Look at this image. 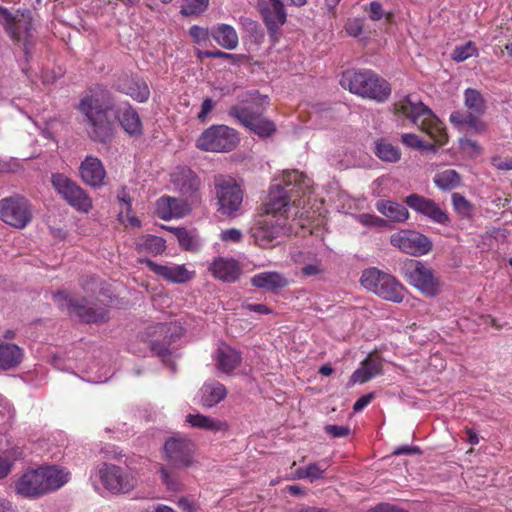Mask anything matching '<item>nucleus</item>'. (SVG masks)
Masks as SVG:
<instances>
[{
	"mask_svg": "<svg viewBox=\"0 0 512 512\" xmlns=\"http://www.w3.org/2000/svg\"><path fill=\"white\" fill-rule=\"evenodd\" d=\"M307 177L298 170L283 171L280 178L273 180L268 200L264 204V214L250 228V236L256 245L268 249L279 243V239L291 233L287 211L292 203L297 205L299 198L309 187Z\"/></svg>",
	"mask_w": 512,
	"mask_h": 512,
	"instance_id": "1",
	"label": "nucleus"
},
{
	"mask_svg": "<svg viewBox=\"0 0 512 512\" xmlns=\"http://www.w3.org/2000/svg\"><path fill=\"white\" fill-rule=\"evenodd\" d=\"M114 109L112 94L97 86L82 97L78 110L83 115V123L88 136L95 142L108 143L114 135V122L108 113Z\"/></svg>",
	"mask_w": 512,
	"mask_h": 512,
	"instance_id": "2",
	"label": "nucleus"
},
{
	"mask_svg": "<svg viewBox=\"0 0 512 512\" xmlns=\"http://www.w3.org/2000/svg\"><path fill=\"white\" fill-rule=\"evenodd\" d=\"M392 112L397 120H408L425 132L435 143L442 146L448 141V135L443 123L432 110L420 101H413L410 95L397 100L392 106Z\"/></svg>",
	"mask_w": 512,
	"mask_h": 512,
	"instance_id": "3",
	"label": "nucleus"
},
{
	"mask_svg": "<svg viewBox=\"0 0 512 512\" xmlns=\"http://www.w3.org/2000/svg\"><path fill=\"white\" fill-rule=\"evenodd\" d=\"M241 105L232 106L229 115L261 138L270 137L276 132L273 121L263 116V109L268 105V96L258 91L247 92L240 96Z\"/></svg>",
	"mask_w": 512,
	"mask_h": 512,
	"instance_id": "4",
	"label": "nucleus"
},
{
	"mask_svg": "<svg viewBox=\"0 0 512 512\" xmlns=\"http://www.w3.org/2000/svg\"><path fill=\"white\" fill-rule=\"evenodd\" d=\"M68 475L56 466L29 469L16 481L15 491L25 498H39L64 486L68 482Z\"/></svg>",
	"mask_w": 512,
	"mask_h": 512,
	"instance_id": "5",
	"label": "nucleus"
},
{
	"mask_svg": "<svg viewBox=\"0 0 512 512\" xmlns=\"http://www.w3.org/2000/svg\"><path fill=\"white\" fill-rule=\"evenodd\" d=\"M341 85L351 93L383 103L391 95V86L372 70H352L343 73Z\"/></svg>",
	"mask_w": 512,
	"mask_h": 512,
	"instance_id": "6",
	"label": "nucleus"
},
{
	"mask_svg": "<svg viewBox=\"0 0 512 512\" xmlns=\"http://www.w3.org/2000/svg\"><path fill=\"white\" fill-rule=\"evenodd\" d=\"M360 282L364 288L384 300L400 303L404 299L405 287L394 276L378 268L363 271Z\"/></svg>",
	"mask_w": 512,
	"mask_h": 512,
	"instance_id": "7",
	"label": "nucleus"
},
{
	"mask_svg": "<svg viewBox=\"0 0 512 512\" xmlns=\"http://www.w3.org/2000/svg\"><path fill=\"white\" fill-rule=\"evenodd\" d=\"M406 281L427 297H434L441 291V280L424 262L407 259L402 265Z\"/></svg>",
	"mask_w": 512,
	"mask_h": 512,
	"instance_id": "8",
	"label": "nucleus"
},
{
	"mask_svg": "<svg viewBox=\"0 0 512 512\" xmlns=\"http://www.w3.org/2000/svg\"><path fill=\"white\" fill-rule=\"evenodd\" d=\"M238 142V133L233 128L226 125H212L197 138L196 147L207 152H230Z\"/></svg>",
	"mask_w": 512,
	"mask_h": 512,
	"instance_id": "9",
	"label": "nucleus"
},
{
	"mask_svg": "<svg viewBox=\"0 0 512 512\" xmlns=\"http://www.w3.org/2000/svg\"><path fill=\"white\" fill-rule=\"evenodd\" d=\"M53 300L60 309L66 308L70 315L79 317L86 323H104L108 321V308L106 306L92 308L84 303L86 300L74 299L66 291H58L53 294Z\"/></svg>",
	"mask_w": 512,
	"mask_h": 512,
	"instance_id": "10",
	"label": "nucleus"
},
{
	"mask_svg": "<svg viewBox=\"0 0 512 512\" xmlns=\"http://www.w3.org/2000/svg\"><path fill=\"white\" fill-rule=\"evenodd\" d=\"M215 189L218 199V211L222 215L232 216L240 209L243 201V191L231 177L218 175L215 177Z\"/></svg>",
	"mask_w": 512,
	"mask_h": 512,
	"instance_id": "11",
	"label": "nucleus"
},
{
	"mask_svg": "<svg viewBox=\"0 0 512 512\" xmlns=\"http://www.w3.org/2000/svg\"><path fill=\"white\" fill-rule=\"evenodd\" d=\"M0 220L17 229L25 228L32 220L28 200L19 195L0 200Z\"/></svg>",
	"mask_w": 512,
	"mask_h": 512,
	"instance_id": "12",
	"label": "nucleus"
},
{
	"mask_svg": "<svg viewBox=\"0 0 512 512\" xmlns=\"http://www.w3.org/2000/svg\"><path fill=\"white\" fill-rule=\"evenodd\" d=\"M52 185L55 190L76 210L88 213L92 208V200L88 194L66 175H52Z\"/></svg>",
	"mask_w": 512,
	"mask_h": 512,
	"instance_id": "13",
	"label": "nucleus"
},
{
	"mask_svg": "<svg viewBox=\"0 0 512 512\" xmlns=\"http://www.w3.org/2000/svg\"><path fill=\"white\" fill-rule=\"evenodd\" d=\"M151 350L158 356L169 354V347L182 335V328L176 322L158 323L149 328Z\"/></svg>",
	"mask_w": 512,
	"mask_h": 512,
	"instance_id": "14",
	"label": "nucleus"
},
{
	"mask_svg": "<svg viewBox=\"0 0 512 512\" xmlns=\"http://www.w3.org/2000/svg\"><path fill=\"white\" fill-rule=\"evenodd\" d=\"M0 24L14 42L26 40L32 29V18L28 10L12 14L6 7L0 6Z\"/></svg>",
	"mask_w": 512,
	"mask_h": 512,
	"instance_id": "15",
	"label": "nucleus"
},
{
	"mask_svg": "<svg viewBox=\"0 0 512 512\" xmlns=\"http://www.w3.org/2000/svg\"><path fill=\"white\" fill-rule=\"evenodd\" d=\"M196 446L186 437H171L164 444L168 462L176 468H187L193 464Z\"/></svg>",
	"mask_w": 512,
	"mask_h": 512,
	"instance_id": "16",
	"label": "nucleus"
},
{
	"mask_svg": "<svg viewBox=\"0 0 512 512\" xmlns=\"http://www.w3.org/2000/svg\"><path fill=\"white\" fill-rule=\"evenodd\" d=\"M390 243L402 252L413 256L428 254L433 247L427 236L410 230H401L392 234Z\"/></svg>",
	"mask_w": 512,
	"mask_h": 512,
	"instance_id": "17",
	"label": "nucleus"
},
{
	"mask_svg": "<svg viewBox=\"0 0 512 512\" xmlns=\"http://www.w3.org/2000/svg\"><path fill=\"white\" fill-rule=\"evenodd\" d=\"M99 477L104 487L112 493H128L135 487L134 478L114 464L103 463Z\"/></svg>",
	"mask_w": 512,
	"mask_h": 512,
	"instance_id": "18",
	"label": "nucleus"
},
{
	"mask_svg": "<svg viewBox=\"0 0 512 512\" xmlns=\"http://www.w3.org/2000/svg\"><path fill=\"white\" fill-rule=\"evenodd\" d=\"M404 202L409 208L427 217L434 223L440 225H448L450 223V217L446 210L442 209L433 199L413 193L407 196Z\"/></svg>",
	"mask_w": 512,
	"mask_h": 512,
	"instance_id": "19",
	"label": "nucleus"
},
{
	"mask_svg": "<svg viewBox=\"0 0 512 512\" xmlns=\"http://www.w3.org/2000/svg\"><path fill=\"white\" fill-rule=\"evenodd\" d=\"M261 15L268 34L276 42L280 28L285 24L287 14L281 0H268L261 4Z\"/></svg>",
	"mask_w": 512,
	"mask_h": 512,
	"instance_id": "20",
	"label": "nucleus"
},
{
	"mask_svg": "<svg viewBox=\"0 0 512 512\" xmlns=\"http://www.w3.org/2000/svg\"><path fill=\"white\" fill-rule=\"evenodd\" d=\"M141 262L145 263L152 272L172 283L183 284L190 281L194 276V272L188 271L184 265H160L149 259Z\"/></svg>",
	"mask_w": 512,
	"mask_h": 512,
	"instance_id": "21",
	"label": "nucleus"
},
{
	"mask_svg": "<svg viewBox=\"0 0 512 512\" xmlns=\"http://www.w3.org/2000/svg\"><path fill=\"white\" fill-rule=\"evenodd\" d=\"M117 90L140 103L146 102L150 97V89L147 82L138 76L126 75L119 78Z\"/></svg>",
	"mask_w": 512,
	"mask_h": 512,
	"instance_id": "22",
	"label": "nucleus"
},
{
	"mask_svg": "<svg viewBox=\"0 0 512 512\" xmlns=\"http://www.w3.org/2000/svg\"><path fill=\"white\" fill-rule=\"evenodd\" d=\"M82 180L92 186L99 187L104 184L106 171L101 160L94 156H87L79 167Z\"/></svg>",
	"mask_w": 512,
	"mask_h": 512,
	"instance_id": "23",
	"label": "nucleus"
},
{
	"mask_svg": "<svg viewBox=\"0 0 512 512\" xmlns=\"http://www.w3.org/2000/svg\"><path fill=\"white\" fill-rule=\"evenodd\" d=\"M250 282L252 286L271 293H278L289 285L287 277L277 271H265L255 274Z\"/></svg>",
	"mask_w": 512,
	"mask_h": 512,
	"instance_id": "24",
	"label": "nucleus"
},
{
	"mask_svg": "<svg viewBox=\"0 0 512 512\" xmlns=\"http://www.w3.org/2000/svg\"><path fill=\"white\" fill-rule=\"evenodd\" d=\"M115 116L127 134L136 137L142 135V121L137 111L129 103L118 107L115 111Z\"/></svg>",
	"mask_w": 512,
	"mask_h": 512,
	"instance_id": "25",
	"label": "nucleus"
},
{
	"mask_svg": "<svg viewBox=\"0 0 512 512\" xmlns=\"http://www.w3.org/2000/svg\"><path fill=\"white\" fill-rule=\"evenodd\" d=\"M214 358L217 368L225 374H230L240 365L242 360L241 354L226 344H221L217 348Z\"/></svg>",
	"mask_w": 512,
	"mask_h": 512,
	"instance_id": "26",
	"label": "nucleus"
},
{
	"mask_svg": "<svg viewBox=\"0 0 512 512\" xmlns=\"http://www.w3.org/2000/svg\"><path fill=\"white\" fill-rule=\"evenodd\" d=\"M210 271L215 278L223 282H235L241 274V269L235 260L221 257L213 261Z\"/></svg>",
	"mask_w": 512,
	"mask_h": 512,
	"instance_id": "27",
	"label": "nucleus"
},
{
	"mask_svg": "<svg viewBox=\"0 0 512 512\" xmlns=\"http://www.w3.org/2000/svg\"><path fill=\"white\" fill-rule=\"evenodd\" d=\"M172 181L183 194L194 193L200 184L198 176L187 167H179L172 174Z\"/></svg>",
	"mask_w": 512,
	"mask_h": 512,
	"instance_id": "28",
	"label": "nucleus"
},
{
	"mask_svg": "<svg viewBox=\"0 0 512 512\" xmlns=\"http://www.w3.org/2000/svg\"><path fill=\"white\" fill-rule=\"evenodd\" d=\"M187 210V205L181 200L172 197H161L157 201V213L163 220H169L173 217H182Z\"/></svg>",
	"mask_w": 512,
	"mask_h": 512,
	"instance_id": "29",
	"label": "nucleus"
},
{
	"mask_svg": "<svg viewBox=\"0 0 512 512\" xmlns=\"http://www.w3.org/2000/svg\"><path fill=\"white\" fill-rule=\"evenodd\" d=\"M375 207L378 212L393 222H405L409 218L407 208L395 201L379 200Z\"/></svg>",
	"mask_w": 512,
	"mask_h": 512,
	"instance_id": "30",
	"label": "nucleus"
},
{
	"mask_svg": "<svg viewBox=\"0 0 512 512\" xmlns=\"http://www.w3.org/2000/svg\"><path fill=\"white\" fill-rule=\"evenodd\" d=\"M23 359V350L13 343L0 341V369L16 367Z\"/></svg>",
	"mask_w": 512,
	"mask_h": 512,
	"instance_id": "31",
	"label": "nucleus"
},
{
	"mask_svg": "<svg viewBox=\"0 0 512 512\" xmlns=\"http://www.w3.org/2000/svg\"><path fill=\"white\" fill-rule=\"evenodd\" d=\"M212 38L223 48L233 50L238 46L239 39L236 30L227 24H220L211 32Z\"/></svg>",
	"mask_w": 512,
	"mask_h": 512,
	"instance_id": "32",
	"label": "nucleus"
},
{
	"mask_svg": "<svg viewBox=\"0 0 512 512\" xmlns=\"http://www.w3.org/2000/svg\"><path fill=\"white\" fill-rule=\"evenodd\" d=\"M201 392V401L203 406L205 407L215 406L216 404L221 402L227 395L226 387L217 381L205 383L202 386Z\"/></svg>",
	"mask_w": 512,
	"mask_h": 512,
	"instance_id": "33",
	"label": "nucleus"
},
{
	"mask_svg": "<svg viewBox=\"0 0 512 512\" xmlns=\"http://www.w3.org/2000/svg\"><path fill=\"white\" fill-rule=\"evenodd\" d=\"M166 249V241L159 236L144 235L136 242V250L139 254H162Z\"/></svg>",
	"mask_w": 512,
	"mask_h": 512,
	"instance_id": "34",
	"label": "nucleus"
},
{
	"mask_svg": "<svg viewBox=\"0 0 512 512\" xmlns=\"http://www.w3.org/2000/svg\"><path fill=\"white\" fill-rule=\"evenodd\" d=\"M186 421L195 428L203 429L207 431L217 432L221 430H226L227 425L225 422L220 420H216L209 416H205L202 414H189L186 417Z\"/></svg>",
	"mask_w": 512,
	"mask_h": 512,
	"instance_id": "35",
	"label": "nucleus"
},
{
	"mask_svg": "<svg viewBox=\"0 0 512 512\" xmlns=\"http://www.w3.org/2000/svg\"><path fill=\"white\" fill-rule=\"evenodd\" d=\"M464 100L465 106L468 109V114H484L486 102L478 90L467 88L464 92Z\"/></svg>",
	"mask_w": 512,
	"mask_h": 512,
	"instance_id": "36",
	"label": "nucleus"
},
{
	"mask_svg": "<svg viewBox=\"0 0 512 512\" xmlns=\"http://www.w3.org/2000/svg\"><path fill=\"white\" fill-rule=\"evenodd\" d=\"M374 153L379 159L386 162H397L401 157L399 148L386 139L376 141Z\"/></svg>",
	"mask_w": 512,
	"mask_h": 512,
	"instance_id": "37",
	"label": "nucleus"
},
{
	"mask_svg": "<svg viewBox=\"0 0 512 512\" xmlns=\"http://www.w3.org/2000/svg\"><path fill=\"white\" fill-rule=\"evenodd\" d=\"M461 177L454 169H446L434 176L435 185L441 190H452L460 185Z\"/></svg>",
	"mask_w": 512,
	"mask_h": 512,
	"instance_id": "38",
	"label": "nucleus"
},
{
	"mask_svg": "<svg viewBox=\"0 0 512 512\" xmlns=\"http://www.w3.org/2000/svg\"><path fill=\"white\" fill-rule=\"evenodd\" d=\"M166 229L174 233L182 249L193 251L197 248L196 239L190 234V232L186 228L166 227Z\"/></svg>",
	"mask_w": 512,
	"mask_h": 512,
	"instance_id": "39",
	"label": "nucleus"
},
{
	"mask_svg": "<svg viewBox=\"0 0 512 512\" xmlns=\"http://www.w3.org/2000/svg\"><path fill=\"white\" fill-rule=\"evenodd\" d=\"M478 55V48L475 43L468 41L463 45L456 46L452 53V59L456 62H463L470 57Z\"/></svg>",
	"mask_w": 512,
	"mask_h": 512,
	"instance_id": "40",
	"label": "nucleus"
},
{
	"mask_svg": "<svg viewBox=\"0 0 512 512\" xmlns=\"http://www.w3.org/2000/svg\"><path fill=\"white\" fill-rule=\"evenodd\" d=\"M452 205L455 212L463 218H469L473 213V205L460 193L452 194Z\"/></svg>",
	"mask_w": 512,
	"mask_h": 512,
	"instance_id": "41",
	"label": "nucleus"
},
{
	"mask_svg": "<svg viewBox=\"0 0 512 512\" xmlns=\"http://www.w3.org/2000/svg\"><path fill=\"white\" fill-rule=\"evenodd\" d=\"M209 5V0H184L180 13L184 16H195L204 12Z\"/></svg>",
	"mask_w": 512,
	"mask_h": 512,
	"instance_id": "42",
	"label": "nucleus"
},
{
	"mask_svg": "<svg viewBox=\"0 0 512 512\" xmlns=\"http://www.w3.org/2000/svg\"><path fill=\"white\" fill-rule=\"evenodd\" d=\"M117 200L121 206L118 218L121 222H124V214L132 212V198L126 187L123 186L117 191Z\"/></svg>",
	"mask_w": 512,
	"mask_h": 512,
	"instance_id": "43",
	"label": "nucleus"
},
{
	"mask_svg": "<svg viewBox=\"0 0 512 512\" xmlns=\"http://www.w3.org/2000/svg\"><path fill=\"white\" fill-rule=\"evenodd\" d=\"M368 13L369 18L372 21H379L383 18L389 23L392 19V15L386 13L381 3L377 1L370 2L369 6L365 9Z\"/></svg>",
	"mask_w": 512,
	"mask_h": 512,
	"instance_id": "44",
	"label": "nucleus"
},
{
	"mask_svg": "<svg viewBox=\"0 0 512 512\" xmlns=\"http://www.w3.org/2000/svg\"><path fill=\"white\" fill-rule=\"evenodd\" d=\"M365 20L362 18H350L345 23V30L348 35L360 38L364 32Z\"/></svg>",
	"mask_w": 512,
	"mask_h": 512,
	"instance_id": "45",
	"label": "nucleus"
},
{
	"mask_svg": "<svg viewBox=\"0 0 512 512\" xmlns=\"http://www.w3.org/2000/svg\"><path fill=\"white\" fill-rule=\"evenodd\" d=\"M328 463L325 461L319 463H311L306 467L307 479L310 482H314L318 479L323 478V474L328 468Z\"/></svg>",
	"mask_w": 512,
	"mask_h": 512,
	"instance_id": "46",
	"label": "nucleus"
},
{
	"mask_svg": "<svg viewBox=\"0 0 512 512\" xmlns=\"http://www.w3.org/2000/svg\"><path fill=\"white\" fill-rule=\"evenodd\" d=\"M357 220L364 226L368 227H386L387 221L374 214L363 213L357 216Z\"/></svg>",
	"mask_w": 512,
	"mask_h": 512,
	"instance_id": "47",
	"label": "nucleus"
},
{
	"mask_svg": "<svg viewBox=\"0 0 512 512\" xmlns=\"http://www.w3.org/2000/svg\"><path fill=\"white\" fill-rule=\"evenodd\" d=\"M361 364L366 368V370L373 374V378L381 373L382 363L378 357H374L372 355L368 356Z\"/></svg>",
	"mask_w": 512,
	"mask_h": 512,
	"instance_id": "48",
	"label": "nucleus"
},
{
	"mask_svg": "<svg viewBox=\"0 0 512 512\" xmlns=\"http://www.w3.org/2000/svg\"><path fill=\"white\" fill-rule=\"evenodd\" d=\"M373 378V374L368 372L366 368L361 364V366L353 372L350 381L354 383H366Z\"/></svg>",
	"mask_w": 512,
	"mask_h": 512,
	"instance_id": "49",
	"label": "nucleus"
},
{
	"mask_svg": "<svg viewBox=\"0 0 512 512\" xmlns=\"http://www.w3.org/2000/svg\"><path fill=\"white\" fill-rule=\"evenodd\" d=\"M324 430L333 438L346 437L350 434V428L348 426L326 425Z\"/></svg>",
	"mask_w": 512,
	"mask_h": 512,
	"instance_id": "50",
	"label": "nucleus"
},
{
	"mask_svg": "<svg viewBox=\"0 0 512 512\" xmlns=\"http://www.w3.org/2000/svg\"><path fill=\"white\" fill-rule=\"evenodd\" d=\"M480 115L468 114L466 125L475 133H483L486 130V124L479 119Z\"/></svg>",
	"mask_w": 512,
	"mask_h": 512,
	"instance_id": "51",
	"label": "nucleus"
},
{
	"mask_svg": "<svg viewBox=\"0 0 512 512\" xmlns=\"http://www.w3.org/2000/svg\"><path fill=\"white\" fill-rule=\"evenodd\" d=\"M402 143L411 148H423V141L413 133H404L401 136Z\"/></svg>",
	"mask_w": 512,
	"mask_h": 512,
	"instance_id": "52",
	"label": "nucleus"
},
{
	"mask_svg": "<svg viewBox=\"0 0 512 512\" xmlns=\"http://www.w3.org/2000/svg\"><path fill=\"white\" fill-rule=\"evenodd\" d=\"M221 239L223 241H231V242L237 243V242L241 241L242 233L239 229L230 228V229L222 231Z\"/></svg>",
	"mask_w": 512,
	"mask_h": 512,
	"instance_id": "53",
	"label": "nucleus"
},
{
	"mask_svg": "<svg viewBox=\"0 0 512 512\" xmlns=\"http://www.w3.org/2000/svg\"><path fill=\"white\" fill-rule=\"evenodd\" d=\"M375 395L373 392L365 394L357 399V401L353 405L354 412L362 411L366 406H368L371 401L374 399Z\"/></svg>",
	"mask_w": 512,
	"mask_h": 512,
	"instance_id": "54",
	"label": "nucleus"
},
{
	"mask_svg": "<svg viewBox=\"0 0 512 512\" xmlns=\"http://www.w3.org/2000/svg\"><path fill=\"white\" fill-rule=\"evenodd\" d=\"M189 34L196 42H200L208 38V30L197 25L190 27Z\"/></svg>",
	"mask_w": 512,
	"mask_h": 512,
	"instance_id": "55",
	"label": "nucleus"
},
{
	"mask_svg": "<svg viewBox=\"0 0 512 512\" xmlns=\"http://www.w3.org/2000/svg\"><path fill=\"white\" fill-rule=\"evenodd\" d=\"M214 105L215 104L211 98H205L202 102L201 110L198 113L197 118L203 122L207 115L213 110Z\"/></svg>",
	"mask_w": 512,
	"mask_h": 512,
	"instance_id": "56",
	"label": "nucleus"
},
{
	"mask_svg": "<svg viewBox=\"0 0 512 512\" xmlns=\"http://www.w3.org/2000/svg\"><path fill=\"white\" fill-rule=\"evenodd\" d=\"M366 512H407L404 509H401L397 506L391 505L389 503H381Z\"/></svg>",
	"mask_w": 512,
	"mask_h": 512,
	"instance_id": "57",
	"label": "nucleus"
},
{
	"mask_svg": "<svg viewBox=\"0 0 512 512\" xmlns=\"http://www.w3.org/2000/svg\"><path fill=\"white\" fill-rule=\"evenodd\" d=\"M161 479L163 483L166 484L167 488L169 490H176L177 489V483L170 478L169 472L165 467H162L160 469Z\"/></svg>",
	"mask_w": 512,
	"mask_h": 512,
	"instance_id": "58",
	"label": "nucleus"
},
{
	"mask_svg": "<svg viewBox=\"0 0 512 512\" xmlns=\"http://www.w3.org/2000/svg\"><path fill=\"white\" fill-rule=\"evenodd\" d=\"M245 309L251 311V312H256V313H259V314H270L272 313V310L264 305V304H246L244 306Z\"/></svg>",
	"mask_w": 512,
	"mask_h": 512,
	"instance_id": "59",
	"label": "nucleus"
},
{
	"mask_svg": "<svg viewBox=\"0 0 512 512\" xmlns=\"http://www.w3.org/2000/svg\"><path fill=\"white\" fill-rule=\"evenodd\" d=\"M419 453H420V449L418 447L409 446V445H404V446L398 447L393 451V455L419 454Z\"/></svg>",
	"mask_w": 512,
	"mask_h": 512,
	"instance_id": "60",
	"label": "nucleus"
},
{
	"mask_svg": "<svg viewBox=\"0 0 512 512\" xmlns=\"http://www.w3.org/2000/svg\"><path fill=\"white\" fill-rule=\"evenodd\" d=\"M290 512H330L325 508L308 505H298L290 510Z\"/></svg>",
	"mask_w": 512,
	"mask_h": 512,
	"instance_id": "61",
	"label": "nucleus"
},
{
	"mask_svg": "<svg viewBox=\"0 0 512 512\" xmlns=\"http://www.w3.org/2000/svg\"><path fill=\"white\" fill-rule=\"evenodd\" d=\"M12 468V462L0 456V479L8 476Z\"/></svg>",
	"mask_w": 512,
	"mask_h": 512,
	"instance_id": "62",
	"label": "nucleus"
},
{
	"mask_svg": "<svg viewBox=\"0 0 512 512\" xmlns=\"http://www.w3.org/2000/svg\"><path fill=\"white\" fill-rule=\"evenodd\" d=\"M321 272H322V269H321L320 265L317 263L308 264L302 268V273L305 276H314V275H318Z\"/></svg>",
	"mask_w": 512,
	"mask_h": 512,
	"instance_id": "63",
	"label": "nucleus"
},
{
	"mask_svg": "<svg viewBox=\"0 0 512 512\" xmlns=\"http://www.w3.org/2000/svg\"><path fill=\"white\" fill-rule=\"evenodd\" d=\"M493 164L500 170H512V158H507L505 160L501 159H493Z\"/></svg>",
	"mask_w": 512,
	"mask_h": 512,
	"instance_id": "64",
	"label": "nucleus"
}]
</instances>
